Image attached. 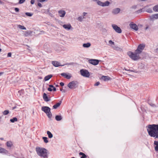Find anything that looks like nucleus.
<instances>
[{"label": "nucleus", "instance_id": "1", "mask_svg": "<svg viewBox=\"0 0 158 158\" xmlns=\"http://www.w3.org/2000/svg\"><path fill=\"white\" fill-rule=\"evenodd\" d=\"M147 131L150 136L158 138V124L148 125Z\"/></svg>", "mask_w": 158, "mask_h": 158}, {"label": "nucleus", "instance_id": "2", "mask_svg": "<svg viewBox=\"0 0 158 158\" xmlns=\"http://www.w3.org/2000/svg\"><path fill=\"white\" fill-rule=\"evenodd\" d=\"M36 151L39 156L44 158L47 156V150L45 149L38 147L36 148Z\"/></svg>", "mask_w": 158, "mask_h": 158}, {"label": "nucleus", "instance_id": "3", "mask_svg": "<svg viewBox=\"0 0 158 158\" xmlns=\"http://www.w3.org/2000/svg\"><path fill=\"white\" fill-rule=\"evenodd\" d=\"M127 54L131 58L134 60H137L140 58L139 56L140 54L138 52H136V50H135V52L129 51Z\"/></svg>", "mask_w": 158, "mask_h": 158}, {"label": "nucleus", "instance_id": "4", "mask_svg": "<svg viewBox=\"0 0 158 158\" xmlns=\"http://www.w3.org/2000/svg\"><path fill=\"white\" fill-rule=\"evenodd\" d=\"M41 110L46 114L49 118H51L52 114L49 107L48 106H44L42 107Z\"/></svg>", "mask_w": 158, "mask_h": 158}, {"label": "nucleus", "instance_id": "5", "mask_svg": "<svg viewBox=\"0 0 158 158\" xmlns=\"http://www.w3.org/2000/svg\"><path fill=\"white\" fill-rule=\"evenodd\" d=\"M78 82L77 81H73L68 84V86L71 89H74L76 88V86Z\"/></svg>", "mask_w": 158, "mask_h": 158}, {"label": "nucleus", "instance_id": "6", "mask_svg": "<svg viewBox=\"0 0 158 158\" xmlns=\"http://www.w3.org/2000/svg\"><path fill=\"white\" fill-rule=\"evenodd\" d=\"M81 74L83 76L85 77H89L90 74L88 71L86 70L81 69L80 71Z\"/></svg>", "mask_w": 158, "mask_h": 158}, {"label": "nucleus", "instance_id": "7", "mask_svg": "<svg viewBox=\"0 0 158 158\" xmlns=\"http://www.w3.org/2000/svg\"><path fill=\"white\" fill-rule=\"evenodd\" d=\"M145 45L143 44H140L138 47L137 49L135 50L136 52H138L140 54L144 49Z\"/></svg>", "mask_w": 158, "mask_h": 158}, {"label": "nucleus", "instance_id": "8", "mask_svg": "<svg viewBox=\"0 0 158 158\" xmlns=\"http://www.w3.org/2000/svg\"><path fill=\"white\" fill-rule=\"evenodd\" d=\"M60 75L68 79H69L72 77L71 74L69 73H62Z\"/></svg>", "mask_w": 158, "mask_h": 158}, {"label": "nucleus", "instance_id": "9", "mask_svg": "<svg viewBox=\"0 0 158 158\" xmlns=\"http://www.w3.org/2000/svg\"><path fill=\"white\" fill-rule=\"evenodd\" d=\"M89 63L93 65H97L99 63V60H98L92 59L89 60Z\"/></svg>", "mask_w": 158, "mask_h": 158}, {"label": "nucleus", "instance_id": "10", "mask_svg": "<svg viewBox=\"0 0 158 158\" xmlns=\"http://www.w3.org/2000/svg\"><path fill=\"white\" fill-rule=\"evenodd\" d=\"M58 13L60 17L63 18L65 16L66 12L65 10L61 9L58 11Z\"/></svg>", "mask_w": 158, "mask_h": 158}, {"label": "nucleus", "instance_id": "11", "mask_svg": "<svg viewBox=\"0 0 158 158\" xmlns=\"http://www.w3.org/2000/svg\"><path fill=\"white\" fill-rule=\"evenodd\" d=\"M129 25L130 27L134 30L137 31L138 30V28L135 24L134 23H131Z\"/></svg>", "mask_w": 158, "mask_h": 158}, {"label": "nucleus", "instance_id": "12", "mask_svg": "<svg viewBox=\"0 0 158 158\" xmlns=\"http://www.w3.org/2000/svg\"><path fill=\"white\" fill-rule=\"evenodd\" d=\"M43 98L44 100L46 102L50 101L51 100L50 98H48L47 94L45 93L43 94Z\"/></svg>", "mask_w": 158, "mask_h": 158}, {"label": "nucleus", "instance_id": "13", "mask_svg": "<svg viewBox=\"0 0 158 158\" xmlns=\"http://www.w3.org/2000/svg\"><path fill=\"white\" fill-rule=\"evenodd\" d=\"M49 86L50 87L48 88V91H56V88H55L53 85H49Z\"/></svg>", "mask_w": 158, "mask_h": 158}, {"label": "nucleus", "instance_id": "14", "mask_svg": "<svg viewBox=\"0 0 158 158\" xmlns=\"http://www.w3.org/2000/svg\"><path fill=\"white\" fill-rule=\"evenodd\" d=\"M8 152V151L5 149L0 147V153L7 154Z\"/></svg>", "mask_w": 158, "mask_h": 158}, {"label": "nucleus", "instance_id": "15", "mask_svg": "<svg viewBox=\"0 0 158 158\" xmlns=\"http://www.w3.org/2000/svg\"><path fill=\"white\" fill-rule=\"evenodd\" d=\"M63 27L66 30H69L72 27L70 24H64L63 25Z\"/></svg>", "mask_w": 158, "mask_h": 158}, {"label": "nucleus", "instance_id": "16", "mask_svg": "<svg viewBox=\"0 0 158 158\" xmlns=\"http://www.w3.org/2000/svg\"><path fill=\"white\" fill-rule=\"evenodd\" d=\"M101 79L105 81H106L110 80V78L108 76H103Z\"/></svg>", "mask_w": 158, "mask_h": 158}, {"label": "nucleus", "instance_id": "17", "mask_svg": "<svg viewBox=\"0 0 158 158\" xmlns=\"http://www.w3.org/2000/svg\"><path fill=\"white\" fill-rule=\"evenodd\" d=\"M6 145L7 147L10 148L13 146L12 142L10 141H8L6 142Z\"/></svg>", "mask_w": 158, "mask_h": 158}, {"label": "nucleus", "instance_id": "18", "mask_svg": "<svg viewBox=\"0 0 158 158\" xmlns=\"http://www.w3.org/2000/svg\"><path fill=\"white\" fill-rule=\"evenodd\" d=\"M154 144L155 150L156 151H158V141H155Z\"/></svg>", "mask_w": 158, "mask_h": 158}, {"label": "nucleus", "instance_id": "19", "mask_svg": "<svg viewBox=\"0 0 158 158\" xmlns=\"http://www.w3.org/2000/svg\"><path fill=\"white\" fill-rule=\"evenodd\" d=\"M112 26L113 28L118 33V27L115 24H112Z\"/></svg>", "mask_w": 158, "mask_h": 158}, {"label": "nucleus", "instance_id": "20", "mask_svg": "<svg viewBox=\"0 0 158 158\" xmlns=\"http://www.w3.org/2000/svg\"><path fill=\"white\" fill-rule=\"evenodd\" d=\"M52 64L56 67H57L60 66V63L58 61H53L52 62Z\"/></svg>", "mask_w": 158, "mask_h": 158}, {"label": "nucleus", "instance_id": "21", "mask_svg": "<svg viewBox=\"0 0 158 158\" xmlns=\"http://www.w3.org/2000/svg\"><path fill=\"white\" fill-rule=\"evenodd\" d=\"M63 118V117L61 115H57L55 116V119L57 121H60Z\"/></svg>", "mask_w": 158, "mask_h": 158}, {"label": "nucleus", "instance_id": "22", "mask_svg": "<svg viewBox=\"0 0 158 158\" xmlns=\"http://www.w3.org/2000/svg\"><path fill=\"white\" fill-rule=\"evenodd\" d=\"M61 101H60L59 102L57 103L56 104L54 105L53 106V109H56L57 107H59L61 103Z\"/></svg>", "mask_w": 158, "mask_h": 158}, {"label": "nucleus", "instance_id": "23", "mask_svg": "<svg viewBox=\"0 0 158 158\" xmlns=\"http://www.w3.org/2000/svg\"><path fill=\"white\" fill-rule=\"evenodd\" d=\"M32 33V32L31 31H27L24 32V35L26 36H27L31 35Z\"/></svg>", "mask_w": 158, "mask_h": 158}, {"label": "nucleus", "instance_id": "24", "mask_svg": "<svg viewBox=\"0 0 158 158\" xmlns=\"http://www.w3.org/2000/svg\"><path fill=\"white\" fill-rule=\"evenodd\" d=\"M52 76L51 74H50L46 76L44 78V80L45 81H47L49 79H50L52 77Z\"/></svg>", "mask_w": 158, "mask_h": 158}, {"label": "nucleus", "instance_id": "25", "mask_svg": "<svg viewBox=\"0 0 158 158\" xmlns=\"http://www.w3.org/2000/svg\"><path fill=\"white\" fill-rule=\"evenodd\" d=\"M91 46V44L89 43H87L84 44H83V47L84 48H88L90 47Z\"/></svg>", "mask_w": 158, "mask_h": 158}, {"label": "nucleus", "instance_id": "26", "mask_svg": "<svg viewBox=\"0 0 158 158\" xmlns=\"http://www.w3.org/2000/svg\"><path fill=\"white\" fill-rule=\"evenodd\" d=\"M112 13L114 14H116L118 13V8H116L113 10Z\"/></svg>", "mask_w": 158, "mask_h": 158}, {"label": "nucleus", "instance_id": "27", "mask_svg": "<svg viewBox=\"0 0 158 158\" xmlns=\"http://www.w3.org/2000/svg\"><path fill=\"white\" fill-rule=\"evenodd\" d=\"M85 19V17H83L82 16H79L77 19L79 22H81L83 21L84 19Z\"/></svg>", "mask_w": 158, "mask_h": 158}, {"label": "nucleus", "instance_id": "28", "mask_svg": "<svg viewBox=\"0 0 158 158\" xmlns=\"http://www.w3.org/2000/svg\"><path fill=\"white\" fill-rule=\"evenodd\" d=\"M79 155L80 156H82L81 157V158H86L87 156L85 155L84 153L80 152L79 153Z\"/></svg>", "mask_w": 158, "mask_h": 158}, {"label": "nucleus", "instance_id": "29", "mask_svg": "<svg viewBox=\"0 0 158 158\" xmlns=\"http://www.w3.org/2000/svg\"><path fill=\"white\" fill-rule=\"evenodd\" d=\"M47 133L49 138H51L53 137V135L49 131H47Z\"/></svg>", "mask_w": 158, "mask_h": 158}, {"label": "nucleus", "instance_id": "30", "mask_svg": "<svg viewBox=\"0 0 158 158\" xmlns=\"http://www.w3.org/2000/svg\"><path fill=\"white\" fill-rule=\"evenodd\" d=\"M97 3L98 5L102 6H103V2H101V1H100L99 0H98L97 2Z\"/></svg>", "mask_w": 158, "mask_h": 158}, {"label": "nucleus", "instance_id": "31", "mask_svg": "<svg viewBox=\"0 0 158 158\" xmlns=\"http://www.w3.org/2000/svg\"><path fill=\"white\" fill-rule=\"evenodd\" d=\"M110 4V2L108 1H106L105 2H103V6H108Z\"/></svg>", "mask_w": 158, "mask_h": 158}, {"label": "nucleus", "instance_id": "32", "mask_svg": "<svg viewBox=\"0 0 158 158\" xmlns=\"http://www.w3.org/2000/svg\"><path fill=\"white\" fill-rule=\"evenodd\" d=\"M153 10L155 11H158V5L154 6L153 8Z\"/></svg>", "mask_w": 158, "mask_h": 158}, {"label": "nucleus", "instance_id": "33", "mask_svg": "<svg viewBox=\"0 0 158 158\" xmlns=\"http://www.w3.org/2000/svg\"><path fill=\"white\" fill-rule=\"evenodd\" d=\"M10 121L11 123H14L15 122H16L17 121V119L16 117H14L12 119H11L10 120Z\"/></svg>", "mask_w": 158, "mask_h": 158}, {"label": "nucleus", "instance_id": "34", "mask_svg": "<svg viewBox=\"0 0 158 158\" xmlns=\"http://www.w3.org/2000/svg\"><path fill=\"white\" fill-rule=\"evenodd\" d=\"M43 139L44 140V142L45 143H48V138L47 137H43Z\"/></svg>", "mask_w": 158, "mask_h": 158}, {"label": "nucleus", "instance_id": "35", "mask_svg": "<svg viewBox=\"0 0 158 158\" xmlns=\"http://www.w3.org/2000/svg\"><path fill=\"white\" fill-rule=\"evenodd\" d=\"M18 27L19 28H20V29H23V30H26V28L24 26H22V25H19L18 26Z\"/></svg>", "mask_w": 158, "mask_h": 158}, {"label": "nucleus", "instance_id": "36", "mask_svg": "<svg viewBox=\"0 0 158 158\" xmlns=\"http://www.w3.org/2000/svg\"><path fill=\"white\" fill-rule=\"evenodd\" d=\"M25 14L27 15L28 16H31L33 15L32 14L29 12H26Z\"/></svg>", "mask_w": 158, "mask_h": 158}, {"label": "nucleus", "instance_id": "37", "mask_svg": "<svg viewBox=\"0 0 158 158\" xmlns=\"http://www.w3.org/2000/svg\"><path fill=\"white\" fill-rule=\"evenodd\" d=\"M9 113V111L8 110H5L3 112V114L4 115H6Z\"/></svg>", "mask_w": 158, "mask_h": 158}, {"label": "nucleus", "instance_id": "38", "mask_svg": "<svg viewBox=\"0 0 158 158\" xmlns=\"http://www.w3.org/2000/svg\"><path fill=\"white\" fill-rule=\"evenodd\" d=\"M26 0H19L18 3L19 4H22L24 3Z\"/></svg>", "mask_w": 158, "mask_h": 158}, {"label": "nucleus", "instance_id": "39", "mask_svg": "<svg viewBox=\"0 0 158 158\" xmlns=\"http://www.w3.org/2000/svg\"><path fill=\"white\" fill-rule=\"evenodd\" d=\"M109 43L110 45H114V42L111 40H110L109 41Z\"/></svg>", "mask_w": 158, "mask_h": 158}, {"label": "nucleus", "instance_id": "40", "mask_svg": "<svg viewBox=\"0 0 158 158\" xmlns=\"http://www.w3.org/2000/svg\"><path fill=\"white\" fill-rule=\"evenodd\" d=\"M154 18L155 19H158V14H155L154 15Z\"/></svg>", "mask_w": 158, "mask_h": 158}, {"label": "nucleus", "instance_id": "41", "mask_svg": "<svg viewBox=\"0 0 158 158\" xmlns=\"http://www.w3.org/2000/svg\"><path fill=\"white\" fill-rule=\"evenodd\" d=\"M87 14V13L85 12H84L83 13V17H85V16H86V15Z\"/></svg>", "mask_w": 158, "mask_h": 158}, {"label": "nucleus", "instance_id": "42", "mask_svg": "<svg viewBox=\"0 0 158 158\" xmlns=\"http://www.w3.org/2000/svg\"><path fill=\"white\" fill-rule=\"evenodd\" d=\"M15 11H16V12H19V9L18 8H15Z\"/></svg>", "mask_w": 158, "mask_h": 158}, {"label": "nucleus", "instance_id": "43", "mask_svg": "<svg viewBox=\"0 0 158 158\" xmlns=\"http://www.w3.org/2000/svg\"><path fill=\"white\" fill-rule=\"evenodd\" d=\"M11 53L10 52H9L7 54V57H11Z\"/></svg>", "mask_w": 158, "mask_h": 158}, {"label": "nucleus", "instance_id": "44", "mask_svg": "<svg viewBox=\"0 0 158 158\" xmlns=\"http://www.w3.org/2000/svg\"><path fill=\"white\" fill-rule=\"evenodd\" d=\"M99 84L100 82H97L94 84V85L97 86Z\"/></svg>", "mask_w": 158, "mask_h": 158}, {"label": "nucleus", "instance_id": "45", "mask_svg": "<svg viewBox=\"0 0 158 158\" xmlns=\"http://www.w3.org/2000/svg\"><path fill=\"white\" fill-rule=\"evenodd\" d=\"M35 3V0H31V4H33Z\"/></svg>", "mask_w": 158, "mask_h": 158}, {"label": "nucleus", "instance_id": "46", "mask_svg": "<svg viewBox=\"0 0 158 158\" xmlns=\"http://www.w3.org/2000/svg\"><path fill=\"white\" fill-rule=\"evenodd\" d=\"M38 5L40 7H41L42 6V5L40 3H38Z\"/></svg>", "mask_w": 158, "mask_h": 158}, {"label": "nucleus", "instance_id": "47", "mask_svg": "<svg viewBox=\"0 0 158 158\" xmlns=\"http://www.w3.org/2000/svg\"><path fill=\"white\" fill-rule=\"evenodd\" d=\"M60 85L61 86H63L64 85V84L63 82H60Z\"/></svg>", "mask_w": 158, "mask_h": 158}, {"label": "nucleus", "instance_id": "48", "mask_svg": "<svg viewBox=\"0 0 158 158\" xmlns=\"http://www.w3.org/2000/svg\"><path fill=\"white\" fill-rule=\"evenodd\" d=\"M38 1L40 2H44L46 1V0H37Z\"/></svg>", "mask_w": 158, "mask_h": 158}, {"label": "nucleus", "instance_id": "49", "mask_svg": "<svg viewBox=\"0 0 158 158\" xmlns=\"http://www.w3.org/2000/svg\"><path fill=\"white\" fill-rule=\"evenodd\" d=\"M156 53L158 54V48L156 49Z\"/></svg>", "mask_w": 158, "mask_h": 158}, {"label": "nucleus", "instance_id": "50", "mask_svg": "<svg viewBox=\"0 0 158 158\" xmlns=\"http://www.w3.org/2000/svg\"><path fill=\"white\" fill-rule=\"evenodd\" d=\"M122 30L119 27V33H121Z\"/></svg>", "mask_w": 158, "mask_h": 158}, {"label": "nucleus", "instance_id": "51", "mask_svg": "<svg viewBox=\"0 0 158 158\" xmlns=\"http://www.w3.org/2000/svg\"><path fill=\"white\" fill-rule=\"evenodd\" d=\"M92 0V1H93V2H97V1H98V0Z\"/></svg>", "mask_w": 158, "mask_h": 158}, {"label": "nucleus", "instance_id": "52", "mask_svg": "<svg viewBox=\"0 0 158 158\" xmlns=\"http://www.w3.org/2000/svg\"><path fill=\"white\" fill-rule=\"evenodd\" d=\"M0 139L1 140H3L4 139L3 138H0Z\"/></svg>", "mask_w": 158, "mask_h": 158}, {"label": "nucleus", "instance_id": "53", "mask_svg": "<svg viewBox=\"0 0 158 158\" xmlns=\"http://www.w3.org/2000/svg\"><path fill=\"white\" fill-rule=\"evenodd\" d=\"M3 73H2V72L0 73V76H1Z\"/></svg>", "mask_w": 158, "mask_h": 158}, {"label": "nucleus", "instance_id": "54", "mask_svg": "<svg viewBox=\"0 0 158 158\" xmlns=\"http://www.w3.org/2000/svg\"><path fill=\"white\" fill-rule=\"evenodd\" d=\"M60 91H62L63 90V89H62V88H60Z\"/></svg>", "mask_w": 158, "mask_h": 158}, {"label": "nucleus", "instance_id": "55", "mask_svg": "<svg viewBox=\"0 0 158 158\" xmlns=\"http://www.w3.org/2000/svg\"><path fill=\"white\" fill-rule=\"evenodd\" d=\"M15 108H16L15 107H13V109L14 110V109H15Z\"/></svg>", "mask_w": 158, "mask_h": 158}, {"label": "nucleus", "instance_id": "56", "mask_svg": "<svg viewBox=\"0 0 158 158\" xmlns=\"http://www.w3.org/2000/svg\"><path fill=\"white\" fill-rule=\"evenodd\" d=\"M148 27H146V28H145V30L147 29H148Z\"/></svg>", "mask_w": 158, "mask_h": 158}, {"label": "nucleus", "instance_id": "57", "mask_svg": "<svg viewBox=\"0 0 158 158\" xmlns=\"http://www.w3.org/2000/svg\"><path fill=\"white\" fill-rule=\"evenodd\" d=\"M2 3V2H1V1L0 0V3Z\"/></svg>", "mask_w": 158, "mask_h": 158}, {"label": "nucleus", "instance_id": "58", "mask_svg": "<svg viewBox=\"0 0 158 158\" xmlns=\"http://www.w3.org/2000/svg\"><path fill=\"white\" fill-rule=\"evenodd\" d=\"M1 50H2L0 48V52H1Z\"/></svg>", "mask_w": 158, "mask_h": 158}, {"label": "nucleus", "instance_id": "59", "mask_svg": "<svg viewBox=\"0 0 158 158\" xmlns=\"http://www.w3.org/2000/svg\"><path fill=\"white\" fill-rule=\"evenodd\" d=\"M20 92H21V91H19L18 92V93H20Z\"/></svg>", "mask_w": 158, "mask_h": 158}, {"label": "nucleus", "instance_id": "60", "mask_svg": "<svg viewBox=\"0 0 158 158\" xmlns=\"http://www.w3.org/2000/svg\"><path fill=\"white\" fill-rule=\"evenodd\" d=\"M1 118V117L0 116V119Z\"/></svg>", "mask_w": 158, "mask_h": 158}, {"label": "nucleus", "instance_id": "61", "mask_svg": "<svg viewBox=\"0 0 158 158\" xmlns=\"http://www.w3.org/2000/svg\"><path fill=\"white\" fill-rule=\"evenodd\" d=\"M1 145V144L0 143V146Z\"/></svg>", "mask_w": 158, "mask_h": 158}, {"label": "nucleus", "instance_id": "62", "mask_svg": "<svg viewBox=\"0 0 158 158\" xmlns=\"http://www.w3.org/2000/svg\"><path fill=\"white\" fill-rule=\"evenodd\" d=\"M119 11H120V9H119Z\"/></svg>", "mask_w": 158, "mask_h": 158}, {"label": "nucleus", "instance_id": "63", "mask_svg": "<svg viewBox=\"0 0 158 158\" xmlns=\"http://www.w3.org/2000/svg\"><path fill=\"white\" fill-rule=\"evenodd\" d=\"M42 32H43V33H44V31H43Z\"/></svg>", "mask_w": 158, "mask_h": 158}]
</instances>
